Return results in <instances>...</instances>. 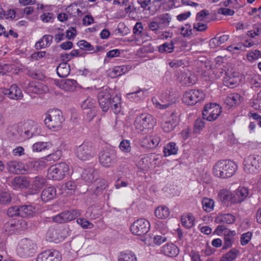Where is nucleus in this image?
Wrapping results in <instances>:
<instances>
[{
    "label": "nucleus",
    "mask_w": 261,
    "mask_h": 261,
    "mask_svg": "<svg viewBox=\"0 0 261 261\" xmlns=\"http://www.w3.org/2000/svg\"><path fill=\"white\" fill-rule=\"evenodd\" d=\"M237 165L231 160L217 162L213 168L214 175L218 178L226 179L231 177L237 170Z\"/></svg>",
    "instance_id": "1"
},
{
    "label": "nucleus",
    "mask_w": 261,
    "mask_h": 261,
    "mask_svg": "<svg viewBox=\"0 0 261 261\" xmlns=\"http://www.w3.org/2000/svg\"><path fill=\"white\" fill-rule=\"evenodd\" d=\"M64 121L62 113L59 109H50L45 114L44 124L50 129H60Z\"/></svg>",
    "instance_id": "2"
},
{
    "label": "nucleus",
    "mask_w": 261,
    "mask_h": 261,
    "mask_svg": "<svg viewBox=\"0 0 261 261\" xmlns=\"http://www.w3.org/2000/svg\"><path fill=\"white\" fill-rule=\"evenodd\" d=\"M156 124L154 118L149 114H141L135 118L134 125L138 132L147 134Z\"/></svg>",
    "instance_id": "3"
},
{
    "label": "nucleus",
    "mask_w": 261,
    "mask_h": 261,
    "mask_svg": "<svg viewBox=\"0 0 261 261\" xmlns=\"http://www.w3.org/2000/svg\"><path fill=\"white\" fill-rule=\"evenodd\" d=\"M69 166L65 162H62L50 166L48 169V176L53 180L62 179L68 173Z\"/></svg>",
    "instance_id": "4"
},
{
    "label": "nucleus",
    "mask_w": 261,
    "mask_h": 261,
    "mask_svg": "<svg viewBox=\"0 0 261 261\" xmlns=\"http://www.w3.org/2000/svg\"><path fill=\"white\" fill-rule=\"evenodd\" d=\"M36 249V244L33 241L23 239L19 242L17 252L21 257H28L33 256L35 253Z\"/></svg>",
    "instance_id": "5"
},
{
    "label": "nucleus",
    "mask_w": 261,
    "mask_h": 261,
    "mask_svg": "<svg viewBox=\"0 0 261 261\" xmlns=\"http://www.w3.org/2000/svg\"><path fill=\"white\" fill-rule=\"evenodd\" d=\"M261 167V157L258 155H250L244 160V170L249 173L258 172Z\"/></svg>",
    "instance_id": "6"
},
{
    "label": "nucleus",
    "mask_w": 261,
    "mask_h": 261,
    "mask_svg": "<svg viewBox=\"0 0 261 261\" xmlns=\"http://www.w3.org/2000/svg\"><path fill=\"white\" fill-rule=\"evenodd\" d=\"M204 93L199 90H190L183 95L182 102L187 105H194L198 101L204 99Z\"/></svg>",
    "instance_id": "7"
},
{
    "label": "nucleus",
    "mask_w": 261,
    "mask_h": 261,
    "mask_svg": "<svg viewBox=\"0 0 261 261\" xmlns=\"http://www.w3.org/2000/svg\"><path fill=\"white\" fill-rule=\"evenodd\" d=\"M75 154L80 160L87 161L91 159L95 152L91 143L84 142L77 147Z\"/></svg>",
    "instance_id": "8"
},
{
    "label": "nucleus",
    "mask_w": 261,
    "mask_h": 261,
    "mask_svg": "<svg viewBox=\"0 0 261 261\" xmlns=\"http://www.w3.org/2000/svg\"><path fill=\"white\" fill-rule=\"evenodd\" d=\"M150 229L149 221L144 219L135 221L130 226L131 232L137 236H142L147 233Z\"/></svg>",
    "instance_id": "9"
},
{
    "label": "nucleus",
    "mask_w": 261,
    "mask_h": 261,
    "mask_svg": "<svg viewBox=\"0 0 261 261\" xmlns=\"http://www.w3.org/2000/svg\"><path fill=\"white\" fill-rule=\"evenodd\" d=\"M24 90L28 93L37 94H43L48 91L49 89L45 85L38 82H25L23 84Z\"/></svg>",
    "instance_id": "10"
},
{
    "label": "nucleus",
    "mask_w": 261,
    "mask_h": 261,
    "mask_svg": "<svg viewBox=\"0 0 261 261\" xmlns=\"http://www.w3.org/2000/svg\"><path fill=\"white\" fill-rule=\"evenodd\" d=\"M80 215V212L76 210L65 211L53 217V221L58 223H67L75 219Z\"/></svg>",
    "instance_id": "11"
},
{
    "label": "nucleus",
    "mask_w": 261,
    "mask_h": 261,
    "mask_svg": "<svg viewBox=\"0 0 261 261\" xmlns=\"http://www.w3.org/2000/svg\"><path fill=\"white\" fill-rule=\"evenodd\" d=\"M99 161L102 166L110 168L116 162V155L113 151H102L99 154Z\"/></svg>",
    "instance_id": "12"
},
{
    "label": "nucleus",
    "mask_w": 261,
    "mask_h": 261,
    "mask_svg": "<svg viewBox=\"0 0 261 261\" xmlns=\"http://www.w3.org/2000/svg\"><path fill=\"white\" fill-rule=\"evenodd\" d=\"M98 101L100 108L104 112H107L111 106V95L107 89L102 90L97 94Z\"/></svg>",
    "instance_id": "13"
},
{
    "label": "nucleus",
    "mask_w": 261,
    "mask_h": 261,
    "mask_svg": "<svg viewBox=\"0 0 261 261\" xmlns=\"http://www.w3.org/2000/svg\"><path fill=\"white\" fill-rule=\"evenodd\" d=\"M161 138L158 135H152L149 137L145 136L140 140L141 146L146 149H153L155 148L160 143Z\"/></svg>",
    "instance_id": "14"
},
{
    "label": "nucleus",
    "mask_w": 261,
    "mask_h": 261,
    "mask_svg": "<svg viewBox=\"0 0 261 261\" xmlns=\"http://www.w3.org/2000/svg\"><path fill=\"white\" fill-rule=\"evenodd\" d=\"M2 90L3 95H7L10 99L19 100L23 97L21 89L15 84L11 85L9 89L3 88Z\"/></svg>",
    "instance_id": "15"
},
{
    "label": "nucleus",
    "mask_w": 261,
    "mask_h": 261,
    "mask_svg": "<svg viewBox=\"0 0 261 261\" xmlns=\"http://www.w3.org/2000/svg\"><path fill=\"white\" fill-rule=\"evenodd\" d=\"M6 168L9 172L14 174H24L27 171L22 163L16 161L7 162Z\"/></svg>",
    "instance_id": "16"
},
{
    "label": "nucleus",
    "mask_w": 261,
    "mask_h": 261,
    "mask_svg": "<svg viewBox=\"0 0 261 261\" xmlns=\"http://www.w3.org/2000/svg\"><path fill=\"white\" fill-rule=\"evenodd\" d=\"M249 190L244 187H239L236 191L233 196V203H241L248 197Z\"/></svg>",
    "instance_id": "17"
},
{
    "label": "nucleus",
    "mask_w": 261,
    "mask_h": 261,
    "mask_svg": "<svg viewBox=\"0 0 261 261\" xmlns=\"http://www.w3.org/2000/svg\"><path fill=\"white\" fill-rule=\"evenodd\" d=\"M58 256V252L57 251L46 250L38 255L36 261H60Z\"/></svg>",
    "instance_id": "18"
},
{
    "label": "nucleus",
    "mask_w": 261,
    "mask_h": 261,
    "mask_svg": "<svg viewBox=\"0 0 261 261\" xmlns=\"http://www.w3.org/2000/svg\"><path fill=\"white\" fill-rule=\"evenodd\" d=\"M182 70L180 69V83L185 86H189L195 83V76L192 75L189 70L182 67Z\"/></svg>",
    "instance_id": "19"
},
{
    "label": "nucleus",
    "mask_w": 261,
    "mask_h": 261,
    "mask_svg": "<svg viewBox=\"0 0 261 261\" xmlns=\"http://www.w3.org/2000/svg\"><path fill=\"white\" fill-rule=\"evenodd\" d=\"M12 184L15 188L23 189L28 188L31 185V182L27 177L17 176L13 179Z\"/></svg>",
    "instance_id": "20"
},
{
    "label": "nucleus",
    "mask_w": 261,
    "mask_h": 261,
    "mask_svg": "<svg viewBox=\"0 0 261 261\" xmlns=\"http://www.w3.org/2000/svg\"><path fill=\"white\" fill-rule=\"evenodd\" d=\"M242 99V97L239 93H231L225 98L224 102L229 108H231L236 105H239Z\"/></svg>",
    "instance_id": "21"
},
{
    "label": "nucleus",
    "mask_w": 261,
    "mask_h": 261,
    "mask_svg": "<svg viewBox=\"0 0 261 261\" xmlns=\"http://www.w3.org/2000/svg\"><path fill=\"white\" fill-rule=\"evenodd\" d=\"M56 196V190L53 187H49L44 189L41 195V198L44 202H47L54 198Z\"/></svg>",
    "instance_id": "22"
},
{
    "label": "nucleus",
    "mask_w": 261,
    "mask_h": 261,
    "mask_svg": "<svg viewBox=\"0 0 261 261\" xmlns=\"http://www.w3.org/2000/svg\"><path fill=\"white\" fill-rule=\"evenodd\" d=\"M180 222L185 228L189 229L193 227L195 224V217L192 213H188L181 216Z\"/></svg>",
    "instance_id": "23"
},
{
    "label": "nucleus",
    "mask_w": 261,
    "mask_h": 261,
    "mask_svg": "<svg viewBox=\"0 0 261 261\" xmlns=\"http://www.w3.org/2000/svg\"><path fill=\"white\" fill-rule=\"evenodd\" d=\"M95 100L88 97L82 102L81 107L84 110H89V112L93 114L92 116V118L95 116Z\"/></svg>",
    "instance_id": "24"
},
{
    "label": "nucleus",
    "mask_w": 261,
    "mask_h": 261,
    "mask_svg": "<svg viewBox=\"0 0 261 261\" xmlns=\"http://www.w3.org/2000/svg\"><path fill=\"white\" fill-rule=\"evenodd\" d=\"M236 233L234 230L225 231L224 234V242L222 249L225 250L232 246L234 242V237Z\"/></svg>",
    "instance_id": "25"
},
{
    "label": "nucleus",
    "mask_w": 261,
    "mask_h": 261,
    "mask_svg": "<svg viewBox=\"0 0 261 261\" xmlns=\"http://www.w3.org/2000/svg\"><path fill=\"white\" fill-rule=\"evenodd\" d=\"M97 172L93 167L85 169L81 174L82 178L87 182H92L97 175Z\"/></svg>",
    "instance_id": "26"
},
{
    "label": "nucleus",
    "mask_w": 261,
    "mask_h": 261,
    "mask_svg": "<svg viewBox=\"0 0 261 261\" xmlns=\"http://www.w3.org/2000/svg\"><path fill=\"white\" fill-rule=\"evenodd\" d=\"M162 251L167 256L175 257L177 255L179 250L176 245L171 244L164 246Z\"/></svg>",
    "instance_id": "27"
},
{
    "label": "nucleus",
    "mask_w": 261,
    "mask_h": 261,
    "mask_svg": "<svg viewBox=\"0 0 261 261\" xmlns=\"http://www.w3.org/2000/svg\"><path fill=\"white\" fill-rule=\"evenodd\" d=\"M212 112L211 115L208 117H205L206 120L212 121L215 120L222 112V108L219 105L216 103H211Z\"/></svg>",
    "instance_id": "28"
},
{
    "label": "nucleus",
    "mask_w": 261,
    "mask_h": 261,
    "mask_svg": "<svg viewBox=\"0 0 261 261\" xmlns=\"http://www.w3.org/2000/svg\"><path fill=\"white\" fill-rule=\"evenodd\" d=\"M70 71V66L66 62L61 63L57 68V73L61 77H65L68 76Z\"/></svg>",
    "instance_id": "29"
},
{
    "label": "nucleus",
    "mask_w": 261,
    "mask_h": 261,
    "mask_svg": "<svg viewBox=\"0 0 261 261\" xmlns=\"http://www.w3.org/2000/svg\"><path fill=\"white\" fill-rule=\"evenodd\" d=\"M77 82L72 79H66L61 82V88L66 91H73L76 87Z\"/></svg>",
    "instance_id": "30"
},
{
    "label": "nucleus",
    "mask_w": 261,
    "mask_h": 261,
    "mask_svg": "<svg viewBox=\"0 0 261 261\" xmlns=\"http://www.w3.org/2000/svg\"><path fill=\"white\" fill-rule=\"evenodd\" d=\"M233 196L231 192L226 189H222L218 193L219 200L224 203H226L228 201L232 203Z\"/></svg>",
    "instance_id": "31"
},
{
    "label": "nucleus",
    "mask_w": 261,
    "mask_h": 261,
    "mask_svg": "<svg viewBox=\"0 0 261 261\" xmlns=\"http://www.w3.org/2000/svg\"><path fill=\"white\" fill-rule=\"evenodd\" d=\"M229 39L228 35H222L220 37H215L211 39L209 41V45L211 48H215L221 44L225 43Z\"/></svg>",
    "instance_id": "32"
},
{
    "label": "nucleus",
    "mask_w": 261,
    "mask_h": 261,
    "mask_svg": "<svg viewBox=\"0 0 261 261\" xmlns=\"http://www.w3.org/2000/svg\"><path fill=\"white\" fill-rule=\"evenodd\" d=\"M162 29L169 25L171 17L168 13H165L154 17Z\"/></svg>",
    "instance_id": "33"
},
{
    "label": "nucleus",
    "mask_w": 261,
    "mask_h": 261,
    "mask_svg": "<svg viewBox=\"0 0 261 261\" xmlns=\"http://www.w3.org/2000/svg\"><path fill=\"white\" fill-rule=\"evenodd\" d=\"M51 145V143L49 142H38L32 145V148L34 152H41L48 149Z\"/></svg>",
    "instance_id": "34"
},
{
    "label": "nucleus",
    "mask_w": 261,
    "mask_h": 261,
    "mask_svg": "<svg viewBox=\"0 0 261 261\" xmlns=\"http://www.w3.org/2000/svg\"><path fill=\"white\" fill-rule=\"evenodd\" d=\"M154 214L158 218L163 219H166L169 216L170 211L167 206H160L155 209Z\"/></svg>",
    "instance_id": "35"
},
{
    "label": "nucleus",
    "mask_w": 261,
    "mask_h": 261,
    "mask_svg": "<svg viewBox=\"0 0 261 261\" xmlns=\"http://www.w3.org/2000/svg\"><path fill=\"white\" fill-rule=\"evenodd\" d=\"M247 81L250 84L252 88H261V78L256 74H249Z\"/></svg>",
    "instance_id": "36"
},
{
    "label": "nucleus",
    "mask_w": 261,
    "mask_h": 261,
    "mask_svg": "<svg viewBox=\"0 0 261 261\" xmlns=\"http://www.w3.org/2000/svg\"><path fill=\"white\" fill-rule=\"evenodd\" d=\"M235 217L230 214H226L218 216L216 219V222L217 223H225L227 224H232L234 222Z\"/></svg>",
    "instance_id": "37"
},
{
    "label": "nucleus",
    "mask_w": 261,
    "mask_h": 261,
    "mask_svg": "<svg viewBox=\"0 0 261 261\" xmlns=\"http://www.w3.org/2000/svg\"><path fill=\"white\" fill-rule=\"evenodd\" d=\"M176 144L174 142L168 143L164 147V153L166 156L172 154H176L178 152V149L175 147Z\"/></svg>",
    "instance_id": "38"
},
{
    "label": "nucleus",
    "mask_w": 261,
    "mask_h": 261,
    "mask_svg": "<svg viewBox=\"0 0 261 261\" xmlns=\"http://www.w3.org/2000/svg\"><path fill=\"white\" fill-rule=\"evenodd\" d=\"M19 216L27 217L32 215L34 212V208L32 205H19Z\"/></svg>",
    "instance_id": "39"
},
{
    "label": "nucleus",
    "mask_w": 261,
    "mask_h": 261,
    "mask_svg": "<svg viewBox=\"0 0 261 261\" xmlns=\"http://www.w3.org/2000/svg\"><path fill=\"white\" fill-rule=\"evenodd\" d=\"M118 261H137V257L132 251H127L120 253Z\"/></svg>",
    "instance_id": "40"
},
{
    "label": "nucleus",
    "mask_w": 261,
    "mask_h": 261,
    "mask_svg": "<svg viewBox=\"0 0 261 261\" xmlns=\"http://www.w3.org/2000/svg\"><path fill=\"white\" fill-rule=\"evenodd\" d=\"M239 77L236 76L226 75L224 80V85L230 88H233L238 85Z\"/></svg>",
    "instance_id": "41"
},
{
    "label": "nucleus",
    "mask_w": 261,
    "mask_h": 261,
    "mask_svg": "<svg viewBox=\"0 0 261 261\" xmlns=\"http://www.w3.org/2000/svg\"><path fill=\"white\" fill-rule=\"evenodd\" d=\"M46 180L44 178L36 176L32 181V185L35 190H38L42 188L46 185Z\"/></svg>",
    "instance_id": "42"
},
{
    "label": "nucleus",
    "mask_w": 261,
    "mask_h": 261,
    "mask_svg": "<svg viewBox=\"0 0 261 261\" xmlns=\"http://www.w3.org/2000/svg\"><path fill=\"white\" fill-rule=\"evenodd\" d=\"M239 253L237 249L233 248L223 255L222 258L224 261H232L237 258Z\"/></svg>",
    "instance_id": "43"
},
{
    "label": "nucleus",
    "mask_w": 261,
    "mask_h": 261,
    "mask_svg": "<svg viewBox=\"0 0 261 261\" xmlns=\"http://www.w3.org/2000/svg\"><path fill=\"white\" fill-rule=\"evenodd\" d=\"M129 69L128 66H116L113 68L112 72L115 76H119L127 72Z\"/></svg>",
    "instance_id": "44"
},
{
    "label": "nucleus",
    "mask_w": 261,
    "mask_h": 261,
    "mask_svg": "<svg viewBox=\"0 0 261 261\" xmlns=\"http://www.w3.org/2000/svg\"><path fill=\"white\" fill-rule=\"evenodd\" d=\"M120 98L119 96L113 97L111 102L112 109L115 114L118 113L120 111Z\"/></svg>",
    "instance_id": "45"
},
{
    "label": "nucleus",
    "mask_w": 261,
    "mask_h": 261,
    "mask_svg": "<svg viewBox=\"0 0 261 261\" xmlns=\"http://www.w3.org/2000/svg\"><path fill=\"white\" fill-rule=\"evenodd\" d=\"M46 237L50 242H57L59 240V234L57 230L54 228H49L46 233Z\"/></svg>",
    "instance_id": "46"
},
{
    "label": "nucleus",
    "mask_w": 261,
    "mask_h": 261,
    "mask_svg": "<svg viewBox=\"0 0 261 261\" xmlns=\"http://www.w3.org/2000/svg\"><path fill=\"white\" fill-rule=\"evenodd\" d=\"M174 47L172 42H166L159 46V50L161 53H171L173 50Z\"/></svg>",
    "instance_id": "47"
},
{
    "label": "nucleus",
    "mask_w": 261,
    "mask_h": 261,
    "mask_svg": "<svg viewBox=\"0 0 261 261\" xmlns=\"http://www.w3.org/2000/svg\"><path fill=\"white\" fill-rule=\"evenodd\" d=\"M202 204L205 211L211 212L213 209L214 201L211 199L205 198L203 199Z\"/></svg>",
    "instance_id": "48"
},
{
    "label": "nucleus",
    "mask_w": 261,
    "mask_h": 261,
    "mask_svg": "<svg viewBox=\"0 0 261 261\" xmlns=\"http://www.w3.org/2000/svg\"><path fill=\"white\" fill-rule=\"evenodd\" d=\"M205 119L203 117L202 118H198L196 120L194 124L195 133H197L204 128L205 123Z\"/></svg>",
    "instance_id": "49"
},
{
    "label": "nucleus",
    "mask_w": 261,
    "mask_h": 261,
    "mask_svg": "<svg viewBox=\"0 0 261 261\" xmlns=\"http://www.w3.org/2000/svg\"><path fill=\"white\" fill-rule=\"evenodd\" d=\"M77 44L81 49H85L88 51H91L94 49L93 46L85 40L79 41Z\"/></svg>",
    "instance_id": "50"
},
{
    "label": "nucleus",
    "mask_w": 261,
    "mask_h": 261,
    "mask_svg": "<svg viewBox=\"0 0 261 261\" xmlns=\"http://www.w3.org/2000/svg\"><path fill=\"white\" fill-rule=\"evenodd\" d=\"M120 149L124 152H129L131 150L130 142L128 140H124L119 144Z\"/></svg>",
    "instance_id": "51"
},
{
    "label": "nucleus",
    "mask_w": 261,
    "mask_h": 261,
    "mask_svg": "<svg viewBox=\"0 0 261 261\" xmlns=\"http://www.w3.org/2000/svg\"><path fill=\"white\" fill-rule=\"evenodd\" d=\"M76 222L84 229L92 228L93 227L92 223L84 218L77 219Z\"/></svg>",
    "instance_id": "52"
},
{
    "label": "nucleus",
    "mask_w": 261,
    "mask_h": 261,
    "mask_svg": "<svg viewBox=\"0 0 261 261\" xmlns=\"http://www.w3.org/2000/svg\"><path fill=\"white\" fill-rule=\"evenodd\" d=\"M10 194L6 192H0V203L6 204L11 201Z\"/></svg>",
    "instance_id": "53"
},
{
    "label": "nucleus",
    "mask_w": 261,
    "mask_h": 261,
    "mask_svg": "<svg viewBox=\"0 0 261 261\" xmlns=\"http://www.w3.org/2000/svg\"><path fill=\"white\" fill-rule=\"evenodd\" d=\"M260 55V53L258 50H254V51L248 53L247 55V59L250 62H253L259 58Z\"/></svg>",
    "instance_id": "54"
},
{
    "label": "nucleus",
    "mask_w": 261,
    "mask_h": 261,
    "mask_svg": "<svg viewBox=\"0 0 261 261\" xmlns=\"http://www.w3.org/2000/svg\"><path fill=\"white\" fill-rule=\"evenodd\" d=\"M7 215L10 217L19 216V205L9 207L7 211Z\"/></svg>",
    "instance_id": "55"
},
{
    "label": "nucleus",
    "mask_w": 261,
    "mask_h": 261,
    "mask_svg": "<svg viewBox=\"0 0 261 261\" xmlns=\"http://www.w3.org/2000/svg\"><path fill=\"white\" fill-rule=\"evenodd\" d=\"M61 156L62 151L60 150H58L54 153L48 154L47 156V158L48 160H53L54 161H56L58 160L61 158Z\"/></svg>",
    "instance_id": "56"
},
{
    "label": "nucleus",
    "mask_w": 261,
    "mask_h": 261,
    "mask_svg": "<svg viewBox=\"0 0 261 261\" xmlns=\"http://www.w3.org/2000/svg\"><path fill=\"white\" fill-rule=\"evenodd\" d=\"M252 233L248 232L243 234L241 238V243L242 245H245L248 243L251 239Z\"/></svg>",
    "instance_id": "57"
},
{
    "label": "nucleus",
    "mask_w": 261,
    "mask_h": 261,
    "mask_svg": "<svg viewBox=\"0 0 261 261\" xmlns=\"http://www.w3.org/2000/svg\"><path fill=\"white\" fill-rule=\"evenodd\" d=\"M210 13L208 10L204 9L198 12L196 17V21H203L206 16L208 15Z\"/></svg>",
    "instance_id": "58"
},
{
    "label": "nucleus",
    "mask_w": 261,
    "mask_h": 261,
    "mask_svg": "<svg viewBox=\"0 0 261 261\" xmlns=\"http://www.w3.org/2000/svg\"><path fill=\"white\" fill-rule=\"evenodd\" d=\"M28 75L34 79L41 80L43 77L42 74L34 70H29Z\"/></svg>",
    "instance_id": "59"
},
{
    "label": "nucleus",
    "mask_w": 261,
    "mask_h": 261,
    "mask_svg": "<svg viewBox=\"0 0 261 261\" xmlns=\"http://www.w3.org/2000/svg\"><path fill=\"white\" fill-rule=\"evenodd\" d=\"M218 13L227 16H232L234 14V11L233 10L221 8L218 10Z\"/></svg>",
    "instance_id": "60"
},
{
    "label": "nucleus",
    "mask_w": 261,
    "mask_h": 261,
    "mask_svg": "<svg viewBox=\"0 0 261 261\" xmlns=\"http://www.w3.org/2000/svg\"><path fill=\"white\" fill-rule=\"evenodd\" d=\"M143 30L142 24L140 22H137L133 29V32L135 35H140Z\"/></svg>",
    "instance_id": "61"
},
{
    "label": "nucleus",
    "mask_w": 261,
    "mask_h": 261,
    "mask_svg": "<svg viewBox=\"0 0 261 261\" xmlns=\"http://www.w3.org/2000/svg\"><path fill=\"white\" fill-rule=\"evenodd\" d=\"M148 27L149 29L153 31L162 29L154 18H153L152 21L148 24Z\"/></svg>",
    "instance_id": "62"
},
{
    "label": "nucleus",
    "mask_w": 261,
    "mask_h": 261,
    "mask_svg": "<svg viewBox=\"0 0 261 261\" xmlns=\"http://www.w3.org/2000/svg\"><path fill=\"white\" fill-rule=\"evenodd\" d=\"M107 187V184L106 183V181L104 179H101L99 181L97 182L96 188V192L97 194L99 193L100 191L101 190L105 189Z\"/></svg>",
    "instance_id": "63"
},
{
    "label": "nucleus",
    "mask_w": 261,
    "mask_h": 261,
    "mask_svg": "<svg viewBox=\"0 0 261 261\" xmlns=\"http://www.w3.org/2000/svg\"><path fill=\"white\" fill-rule=\"evenodd\" d=\"M53 15L51 13H44L40 16V18L42 21L48 22L53 18Z\"/></svg>",
    "instance_id": "64"
}]
</instances>
